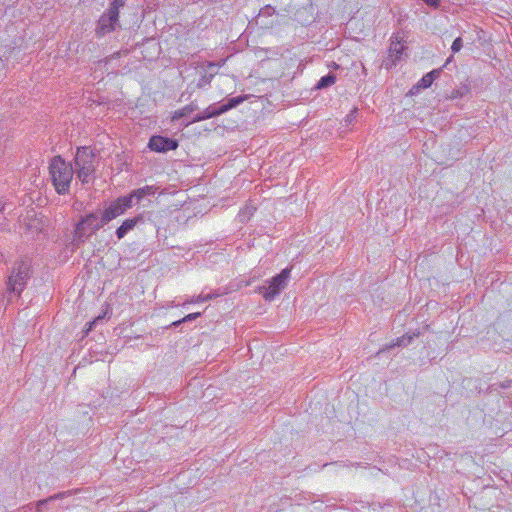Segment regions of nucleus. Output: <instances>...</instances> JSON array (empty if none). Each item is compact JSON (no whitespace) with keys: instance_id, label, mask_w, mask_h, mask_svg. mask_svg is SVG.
<instances>
[{"instance_id":"423d86ee","label":"nucleus","mask_w":512,"mask_h":512,"mask_svg":"<svg viewBox=\"0 0 512 512\" xmlns=\"http://www.w3.org/2000/svg\"><path fill=\"white\" fill-rule=\"evenodd\" d=\"M247 97V95H239L213 103L203 111L196 113L190 121L183 123V126L187 127L192 123H198L204 120L218 117L242 104L247 99Z\"/></svg>"},{"instance_id":"9d476101","label":"nucleus","mask_w":512,"mask_h":512,"mask_svg":"<svg viewBox=\"0 0 512 512\" xmlns=\"http://www.w3.org/2000/svg\"><path fill=\"white\" fill-rule=\"evenodd\" d=\"M147 146L151 151L166 153L168 151L176 150L179 146V142L175 138L162 135H152Z\"/></svg>"},{"instance_id":"20e7f679","label":"nucleus","mask_w":512,"mask_h":512,"mask_svg":"<svg viewBox=\"0 0 512 512\" xmlns=\"http://www.w3.org/2000/svg\"><path fill=\"white\" fill-rule=\"evenodd\" d=\"M98 223V212H90L80 216L74 225L72 240L69 244L72 252L79 249L102 228Z\"/></svg>"},{"instance_id":"9b49d317","label":"nucleus","mask_w":512,"mask_h":512,"mask_svg":"<svg viewBox=\"0 0 512 512\" xmlns=\"http://www.w3.org/2000/svg\"><path fill=\"white\" fill-rule=\"evenodd\" d=\"M407 47L401 44L400 38L398 34H393L391 37V42L389 46V54L387 60L384 61V66L386 69H391L393 66H396L397 62L402 59V55Z\"/></svg>"},{"instance_id":"aec40b11","label":"nucleus","mask_w":512,"mask_h":512,"mask_svg":"<svg viewBox=\"0 0 512 512\" xmlns=\"http://www.w3.org/2000/svg\"><path fill=\"white\" fill-rule=\"evenodd\" d=\"M212 77H213V75H212V74H209V75H208V74H203V75L200 77V79H199V81H198V83H197V85H196V86H197V88H203V87H205L206 85H209V84H210V82H211Z\"/></svg>"},{"instance_id":"a211bd4d","label":"nucleus","mask_w":512,"mask_h":512,"mask_svg":"<svg viewBox=\"0 0 512 512\" xmlns=\"http://www.w3.org/2000/svg\"><path fill=\"white\" fill-rule=\"evenodd\" d=\"M469 92H470L469 85L464 84V85H461L460 87L454 89L451 92V98L452 99L462 98V97L466 96Z\"/></svg>"},{"instance_id":"6ab92c4d","label":"nucleus","mask_w":512,"mask_h":512,"mask_svg":"<svg viewBox=\"0 0 512 512\" xmlns=\"http://www.w3.org/2000/svg\"><path fill=\"white\" fill-rule=\"evenodd\" d=\"M433 82H434L433 78L431 76H429L428 74H425L419 81L418 86L423 89H426V88H429Z\"/></svg>"},{"instance_id":"2f4dec72","label":"nucleus","mask_w":512,"mask_h":512,"mask_svg":"<svg viewBox=\"0 0 512 512\" xmlns=\"http://www.w3.org/2000/svg\"><path fill=\"white\" fill-rule=\"evenodd\" d=\"M6 208H7V204H6V203H5V204H3V203L0 201V212H2V213H3V212L6 210Z\"/></svg>"},{"instance_id":"5701e85b","label":"nucleus","mask_w":512,"mask_h":512,"mask_svg":"<svg viewBox=\"0 0 512 512\" xmlns=\"http://www.w3.org/2000/svg\"><path fill=\"white\" fill-rule=\"evenodd\" d=\"M421 1L432 9H438L441 4L440 0H421Z\"/></svg>"},{"instance_id":"cd10ccee","label":"nucleus","mask_w":512,"mask_h":512,"mask_svg":"<svg viewBox=\"0 0 512 512\" xmlns=\"http://www.w3.org/2000/svg\"><path fill=\"white\" fill-rule=\"evenodd\" d=\"M441 71H442L441 68L434 69V70L428 72L427 74L433 78V81H435V79H437L440 76Z\"/></svg>"},{"instance_id":"f03ea898","label":"nucleus","mask_w":512,"mask_h":512,"mask_svg":"<svg viewBox=\"0 0 512 512\" xmlns=\"http://www.w3.org/2000/svg\"><path fill=\"white\" fill-rule=\"evenodd\" d=\"M74 167L60 155L54 156L49 163V173L55 190L60 195L70 191V184L74 175Z\"/></svg>"},{"instance_id":"39448f33","label":"nucleus","mask_w":512,"mask_h":512,"mask_svg":"<svg viewBox=\"0 0 512 512\" xmlns=\"http://www.w3.org/2000/svg\"><path fill=\"white\" fill-rule=\"evenodd\" d=\"M127 0H112L108 8L103 12L97 21L95 34L103 37L109 33L121 29L120 13L126 8Z\"/></svg>"},{"instance_id":"7ed1b4c3","label":"nucleus","mask_w":512,"mask_h":512,"mask_svg":"<svg viewBox=\"0 0 512 512\" xmlns=\"http://www.w3.org/2000/svg\"><path fill=\"white\" fill-rule=\"evenodd\" d=\"M31 274V265L26 259L15 262L6 282L5 297L8 302H12L14 297H20Z\"/></svg>"},{"instance_id":"ddd939ff","label":"nucleus","mask_w":512,"mask_h":512,"mask_svg":"<svg viewBox=\"0 0 512 512\" xmlns=\"http://www.w3.org/2000/svg\"><path fill=\"white\" fill-rule=\"evenodd\" d=\"M155 191L156 188L154 186L146 185L144 187L132 190L127 194V197H131V203L134 206L135 204L140 203V201L146 196L153 195Z\"/></svg>"},{"instance_id":"a878e982","label":"nucleus","mask_w":512,"mask_h":512,"mask_svg":"<svg viewBox=\"0 0 512 512\" xmlns=\"http://www.w3.org/2000/svg\"><path fill=\"white\" fill-rule=\"evenodd\" d=\"M511 382H512V381H510V380H506V381H503V382H501V383L497 384V386H498V388H501V389H507V388H509V387H510ZM495 386H496V384H493V385L491 386V390H496Z\"/></svg>"},{"instance_id":"4468645a","label":"nucleus","mask_w":512,"mask_h":512,"mask_svg":"<svg viewBox=\"0 0 512 512\" xmlns=\"http://www.w3.org/2000/svg\"><path fill=\"white\" fill-rule=\"evenodd\" d=\"M418 336H419L418 332L417 333L414 332L412 334L407 333V334L397 338L395 342H392L391 344L386 345L383 349L379 350L378 354H380L386 350H390L394 347H405V346L409 345L415 337H418Z\"/></svg>"},{"instance_id":"f257e3e1","label":"nucleus","mask_w":512,"mask_h":512,"mask_svg":"<svg viewBox=\"0 0 512 512\" xmlns=\"http://www.w3.org/2000/svg\"><path fill=\"white\" fill-rule=\"evenodd\" d=\"M99 151L90 146L78 147L74 157V167L77 178L88 184L95 179L96 167L98 166Z\"/></svg>"},{"instance_id":"bb28decb","label":"nucleus","mask_w":512,"mask_h":512,"mask_svg":"<svg viewBox=\"0 0 512 512\" xmlns=\"http://www.w3.org/2000/svg\"><path fill=\"white\" fill-rule=\"evenodd\" d=\"M129 53L128 50H120L111 55V59L120 58L121 56H126Z\"/></svg>"},{"instance_id":"f3484780","label":"nucleus","mask_w":512,"mask_h":512,"mask_svg":"<svg viewBox=\"0 0 512 512\" xmlns=\"http://www.w3.org/2000/svg\"><path fill=\"white\" fill-rule=\"evenodd\" d=\"M336 79H337L336 75L334 73L330 72V73L322 76L319 79V81L315 85V89L321 90V89L328 88L336 82Z\"/></svg>"},{"instance_id":"b1692460","label":"nucleus","mask_w":512,"mask_h":512,"mask_svg":"<svg viewBox=\"0 0 512 512\" xmlns=\"http://www.w3.org/2000/svg\"><path fill=\"white\" fill-rule=\"evenodd\" d=\"M102 319L101 316H98L97 318H95L93 321H90L86 324L87 328L86 330L84 331L85 335H88V333L93 329V327L95 326V324L100 321Z\"/></svg>"},{"instance_id":"1a4fd4ad","label":"nucleus","mask_w":512,"mask_h":512,"mask_svg":"<svg viewBox=\"0 0 512 512\" xmlns=\"http://www.w3.org/2000/svg\"><path fill=\"white\" fill-rule=\"evenodd\" d=\"M290 268L283 269L279 274L267 281L268 285L259 287V293L267 301H272L286 287L290 278Z\"/></svg>"},{"instance_id":"6e6552de","label":"nucleus","mask_w":512,"mask_h":512,"mask_svg":"<svg viewBox=\"0 0 512 512\" xmlns=\"http://www.w3.org/2000/svg\"><path fill=\"white\" fill-rule=\"evenodd\" d=\"M132 207L131 197H127V195L120 196L102 210L100 217L98 216V224L103 228L118 216L125 214Z\"/></svg>"},{"instance_id":"393cba45","label":"nucleus","mask_w":512,"mask_h":512,"mask_svg":"<svg viewBox=\"0 0 512 512\" xmlns=\"http://www.w3.org/2000/svg\"><path fill=\"white\" fill-rule=\"evenodd\" d=\"M200 316H201V312L190 313V314L186 315L185 317H183V321H184V323L193 321Z\"/></svg>"},{"instance_id":"412c9836","label":"nucleus","mask_w":512,"mask_h":512,"mask_svg":"<svg viewBox=\"0 0 512 512\" xmlns=\"http://www.w3.org/2000/svg\"><path fill=\"white\" fill-rule=\"evenodd\" d=\"M463 47V40L461 37H457L454 39L452 45H451V50L453 53H457L461 50V48Z\"/></svg>"},{"instance_id":"473e14b6","label":"nucleus","mask_w":512,"mask_h":512,"mask_svg":"<svg viewBox=\"0 0 512 512\" xmlns=\"http://www.w3.org/2000/svg\"><path fill=\"white\" fill-rule=\"evenodd\" d=\"M452 57H449L446 61V63L443 65V67H446L448 65V63L451 61Z\"/></svg>"},{"instance_id":"dca6fc26","label":"nucleus","mask_w":512,"mask_h":512,"mask_svg":"<svg viewBox=\"0 0 512 512\" xmlns=\"http://www.w3.org/2000/svg\"><path fill=\"white\" fill-rule=\"evenodd\" d=\"M68 495H71V491L59 492L57 494L49 496L46 499L38 501L36 504V509L38 512H45L46 506L50 501H53L56 499H63Z\"/></svg>"},{"instance_id":"2eb2a0df","label":"nucleus","mask_w":512,"mask_h":512,"mask_svg":"<svg viewBox=\"0 0 512 512\" xmlns=\"http://www.w3.org/2000/svg\"><path fill=\"white\" fill-rule=\"evenodd\" d=\"M198 110V105L195 101H192L191 103L185 105L183 108L178 109L173 112L171 116V121L175 122L182 118L189 117L193 112Z\"/></svg>"},{"instance_id":"0eeeda50","label":"nucleus","mask_w":512,"mask_h":512,"mask_svg":"<svg viewBox=\"0 0 512 512\" xmlns=\"http://www.w3.org/2000/svg\"><path fill=\"white\" fill-rule=\"evenodd\" d=\"M132 207L131 197H127V195L120 196L102 210L100 217L98 216V224L103 228L118 216L125 214Z\"/></svg>"},{"instance_id":"f8f14e48","label":"nucleus","mask_w":512,"mask_h":512,"mask_svg":"<svg viewBox=\"0 0 512 512\" xmlns=\"http://www.w3.org/2000/svg\"><path fill=\"white\" fill-rule=\"evenodd\" d=\"M144 222V215L138 214L133 218L125 219L116 229L115 235L118 240L123 239L130 231H132L139 223Z\"/></svg>"},{"instance_id":"c756f323","label":"nucleus","mask_w":512,"mask_h":512,"mask_svg":"<svg viewBox=\"0 0 512 512\" xmlns=\"http://www.w3.org/2000/svg\"><path fill=\"white\" fill-rule=\"evenodd\" d=\"M221 295V293H218L217 291H214V292H211V293H207L206 294V298L207 300H212V299H215L217 297H219Z\"/></svg>"},{"instance_id":"c85d7f7f","label":"nucleus","mask_w":512,"mask_h":512,"mask_svg":"<svg viewBox=\"0 0 512 512\" xmlns=\"http://www.w3.org/2000/svg\"><path fill=\"white\" fill-rule=\"evenodd\" d=\"M208 301L207 298H206V294H199L196 298H193L191 300V302H206Z\"/></svg>"},{"instance_id":"4be33fe9","label":"nucleus","mask_w":512,"mask_h":512,"mask_svg":"<svg viewBox=\"0 0 512 512\" xmlns=\"http://www.w3.org/2000/svg\"><path fill=\"white\" fill-rule=\"evenodd\" d=\"M357 113H358L357 108H354L353 110H351V112L345 118V122L347 123V125H350L353 123V121L356 118Z\"/></svg>"},{"instance_id":"7c9ffc66","label":"nucleus","mask_w":512,"mask_h":512,"mask_svg":"<svg viewBox=\"0 0 512 512\" xmlns=\"http://www.w3.org/2000/svg\"><path fill=\"white\" fill-rule=\"evenodd\" d=\"M182 323H184L183 318L180 320L174 321L170 326L176 328V327H179Z\"/></svg>"}]
</instances>
